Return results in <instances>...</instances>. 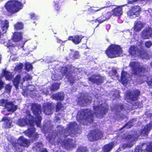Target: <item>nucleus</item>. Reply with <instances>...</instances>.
<instances>
[{
	"instance_id": "4be33fe9",
	"label": "nucleus",
	"mask_w": 152,
	"mask_h": 152,
	"mask_svg": "<svg viewBox=\"0 0 152 152\" xmlns=\"http://www.w3.org/2000/svg\"><path fill=\"white\" fill-rule=\"evenodd\" d=\"M83 37L82 35H77L69 36L68 39V40L72 41L75 44L77 45L81 42L82 39Z\"/></svg>"
},
{
	"instance_id": "6e6552de",
	"label": "nucleus",
	"mask_w": 152,
	"mask_h": 152,
	"mask_svg": "<svg viewBox=\"0 0 152 152\" xmlns=\"http://www.w3.org/2000/svg\"><path fill=\"white\" fill-rule=\"evenodd\" d=\"M103 133L99 129L90 130L87 135L88 140L90 141H94L100 139L103 136Z\"/></svg>"
},
{
	"instance_id": "39448f33",
	"label": "nucleus",
	"mask_w": 152,
	"mask_h": 152,
	"mask_svg": "<svg viewBox=\"0 0 152 152\" xmlns=\"http://www.w3.org/2000/svg\"><path fill=\"white\" fill-rule=\"evenodd\" d=\"M23 4L18 0H10L5 5L7 12L12 14L19 11L22 8Z\"/></svg>"
},
{
	"instance_id": "2f4dec72",
	"label": "nucleus",
	"mask_w": 152,
	"mask_h": 152,
	"mask_svg": "<svg viewBox=\"0 0 152 152\" xmlns=\"http://www.w3.org/2000/svg\"><path fill=\"white\" fill-rule=\"evenodd\" d=\"M12 144L14 148L15 152H22V146L19 144V143L16 142H12Z\"/></svg>"
},
{
	"instance_id": "0e129e2a",
	"label": "nucleus",
	"mask_w": 152,
	"mask_h": 152,
	"mask_svg": "<svg viewBox=\"0 0 152 152\" xmlns=\"http://www.w3.org/2000/svg\"><path fill=\"white\" fill-rule=\"evenodd\" d=\"M140 104V102H135L134 104H133V105L134 106H138Z\"/></svg>"
},
{
	"instance_id": "f257e3e1",
	"label": "nucleus",
	"mask_w": 152,
	"mask_h": 152,
	"mask_svg": "<svg viewBox=\"0 0 152 152\" xmlns=\"http://www.w3.org/2000/svg\"><path fill=\"white\" fill-rule=\"evenodd\" d=\"M94 113L92 110L88 109H83L80 110L77 112L76 116L77 121L80 124L88 125V123H92L94 121V114L97 117H101L105 114L109 110L108 108L102 105H94Z\"/></svg>"
},
{
	"instance_id": "cd10ccee",
	"label": "nucleus",
	"mask_w": 152,
	"mask_h": 152,
	"mask_svg": "<svg viewBox=\"0 0 152 152\" xmlns=\"http://www.w3.org/2000/svg\"><path fill=\"white\" fill-rule=\"evenodd\" d=\"M64 93L59 92L53 94L52 95V98L56 101H62L64 99Z\"/></svg>"
},
{
	"instance_id": "052dcab7",
	"label": "nucleus",
	"mask_w": 152,
	"mask_h": 152,
	"mask_svg": "<svg viewBox=\"0 0 152 152\" xmlns=\"http://www.w3.org/2000/svg\"><path fill=\"white\" fill-rule=\"evenodd\" d=\"M139 0H128V3L130 4H132L134 2H136Z\"/></svg>"
},
{
	"instance_id": "f3484780",
	"label": "nucleus",
	"mask_w": 152,
	"mask_h": 152,
	"mask_svg": "<svg viewBox=\"0 0 152 152\" xmlns=\"http://www.w3.org/2000/svg\"><path fill=\"white\" fill-rule=\"evenodd\" d=\"M53 106L51 103H45L43 105L42 110L44 113L46 115H50L52 113Z\"/></svg>"
},
{
	"instance_id": "423d86ee",
	"label": "nucleus",
	"mask_w": 152,
	"mask_h": 152,
	"mask_svg": "<svg viewBox=\"0 0 152 152\" xmlns=\"http://www.w3.org/2000/svg\"><path fill=\"white\" fill-rule=\"evenodd\" d=\"M128 52L130 55L134 57H138L146 59L148 57L147 52L142 48L140 49L134 45H131Z\"/></svg>"
},
{
	"instance_id": "774afa93",
	"label": "nucleus",
	"mask_w": 152,
	"mask_h": 152,
	"mask_svg": "<svg viewBox=\"0 0 152 152\" xmlns=\"http://www.w3.org/2000/svg\"><path fill=\"white\" fill-rule=\"evenodd\" d=\"M1 55L0 54V64L1 63Z\"/></svg>"
},
{
	"instance_id": "37998d69",
	"label": "nucleus",
	"mask_w": 152,
	"mask_h": 152,
	"mask_svg": "<svg viewBox=\"0 0 152 152\" xmlns=\"http://www.w3.org/2000/svg\"><path fill=\"white\" fill-rule=\"evenodd\" d=\"M12 86L10 83L6 84L5 86V91L10 93L11 91Z\"/></svg>"
},
{
	"instance_id": "a211bd4d",
	"label": "nucleus",
	"mask_w": 152,
	"mask_h": 152,
	"mask_svg": "<svg viewBox=\"0 0 152 152\" xmlns=\"http://www.w3.org/2000/svg\"><path fill=\"white\" fill-rule=\"evenodd\" d=\"M114 108L115 109V115L118 116L119 117H120V118H118L117 116L115 119L117 120L118 121H119V120L122 117L121 116V114H117L120 113L124 109V106L123 104L121 103L115 105Z\"/></svg>"
},
{
	"instance_id": "49530a36",
	"label": "nucleus",
	"mask_w": 152,
	"mask_h": 152,
	"mask_svg": "<svg viewBox=\"0 0 152 152\" xmlns=\"http://www.w3.org/2000/svg\"><path fill=\"white\" fill-rule=\"evenodd\" d=\"M146 152H152V141L147 144Z\"/></svg>"
},
{
	"instance_id": "393cba45",
	"label": "nucleus",
	"mask_w": 152,
	"mask_h": 152,
	"mask_svg": "<svg viewBox=\"0 0 152 152\" xmlns=\"http://www.w3.org/2000/svg\"><path fill=\"white\" fill-rule=\"evenodd\" d=\"M89 99L86 96L80 97L78 98L77 104L80 106L83 107L86 106L88 103H90Z\"/></svg>"
},
{
	"instance_id": "13d9d810",
	"label": "nucleus",
	"mask_w": 152,
	"mask_h": 152,
	"mask_svg": "<svg viewBox=\"0 0 152 152\" xmlns=\"http://www.w3.org/2000/svg\"><path fill=\"white\" fill-rule=\"evenodd\" d=\"M30 18L33 20H36L37 19V17L34 13H31L30 15Z\"/></svg>"
},
{
	"instance_id": "f704fd0d",
	"label": "nucleus",
	"mask_w": 152,
	"mask_h": 152,
	"mask_svg": "<svg viewBox=\"0 0 152 152\" xmlns=\"http://www.w3.org/2000/svg\"><path fill=\"white\" fill-rule=\"evenodd\" d=\"M77 125V124L75 122L70 123L66 129L68 131L72 132V131L75 130V127Z\"/></svg>"
},
{
	"instance_id": "dca6fc26",
	"label": "nucleus",
	"mask_w": 152,
	"mask_h": 152,
	"mask_svg": "<svg viewBox=\"0 0 152 152\" xmlns=\"http://www.w3.org/2000/svg\"><path fill=\"white\" fill-rule=\"evenodd\" d=\"M88 80L94 84L97 85H100L103 82L102 77L99 75H93L88 78Z\"/></svg>"
},
{
	"instance_id": "338daca9",
	"label": "nucleus",
	"mask_w": 152,
	"mask_h": 152,
	"mask_svg": "<svg viewBox=\"0 0 152 152\" xmlns=\"http://www.w3.org/2000/svg\"><path fill=\"white\" fill-rule=\"evenodd\" d=\"M123 152H133L132 150H129V151H124Z\"/></svg>"
},
{
	"instance_id": "680f3d73",
	"label": "nucleus",
	"mask_w": 152,
	"mask_h": 152,
	"mask_svg": "<svg viewBox=\"0 0 152 152\" xmlns=\"http://www.w3.org/2000/svg\"><path fill=\"white\" fill-rule=\"evenodd\" d=\"M43 92L44 94H46V95H48L49 94V91L47 89L46 90H44L43 91Z\"/></svg>"
},
{
	"instance_id": "3c124183",
	"label": "nucleus",
	"mask_w": 152,
	"mask_h": 152,
	"mask_svg": "<svg viewBox=\"0 0 152 152\" xmlns=\"http://www.w3.org/2000/svg\"><path fill=\"white\" fill-rule=\"evenodd\" d=\"M145 45L146 48H150L152 45V42L150 40L147 41L145 42Z\"/></svg>"
},
{
	"instance_id": "2eb2a0df",
	"label": "nucleus",
	"mask_w": 152,
	"mask_h": 152,
	"mask_svg": "<svg viewBox=\"0 0 152 152\" xmlns=\"http://www.w3.org/2000/svg\"><path fill=\"white\" fill-rule=\"evenodd\" d=\"M35 129L34 128H30L25 131V134L29 137H32L33 140H36L39 137V134L35 133Z\"/></svg>"
},
{
	"instance_id": "5fc2aeb1",
	"label": "nucleus",
	"mask_w": 152,
	"mask_h": 152,
	"mask_svg": "<svg viewBox=\"0 0 152 152\" xmlns=\"http://www.w3.org/2000/svg\"><path fill=\"white\" fill-rule=\"evenodd\" d=\"M1 78V77L0 76V91L3 88L5 85V83L2 81Z\"/></svg>"
},
{
	"instance_id": "f03ea898",
	"label": "nucleus",
	"mask_w": 152,
	"mask_h": 152,
	"mask_svg": "<svg viewBox=\"0 0 152 152\" xmlns=\"http://www.w3.org/2000/svg\"><path fill=\"white\" fill-rule=\"evenodd\" d=\"M129 66L132 69L133 74L138 76V81L140 83H144L146 79L147 84L149 86H152V76L148 77L146 75L148 72L146 68L140 65H137L136 62H131Z\"/></svg>"
},
{
	"instance_id": "7ed1b4c3",
	"label": "nucleus",
	"mask_w": 152,
	"mask_h": 152,
	"mask_svg": "<svg viewBox=\"0 0 152 152\" xmlns=\"http://www.w3.org/2000/svg\"><path fill=\"white\" fill-rule=\"evenodd\" d=\"M76 69V68L71 65L62 67L60 69V72L62 76H65L68 81L72 85L75 83V77L73 76V75L77 74Z\"/></svg>"
},
{
	"instance_id": "4468645a",
	"label": "nucleus",
	"mask_w": 152,
	"mask_h": 152,
	"mask_svg": "<svg viewBox=\"0 0 152 152\" xmlns=\"http://www.w3.org/2000/svg\"><path fill=\"white\" fill-rule=\"evenodd\" d=\"M134 137V136L131 134L126 135L124 134L122 136V139L125 141H126L127 142L126 146L130 148L133 145V143L135 140Z\"/></svg>"
},
{
	"instance_id": "0eeeda50",
	"label": "nucleus",
	"mask_w": 152,
	"mask_h": 152,
	"mask_svg": "<svg viewBox=\"0 0 152 152\" xmlns=\"http://www.w3.org/2000/svg\"><path fill=\"white\" fill-rule=\"evenodd\" d=\"M26 114L25 118H20L18 120L17 124L21 126L28 125L32 126H34V117L31 115L29 111H27Z\"/></svg>"
},
{
	"instance_id": "58836bf2",
	"label": "nucleus",
	"mask_w": 152,
	"mask_h": 152,
	"mask_svg": "<svg viewBox=\"0 0 152 152\" xmlns=\"http://www.w3.org/2000/svg\"><path fill=\"white\" fill-rule=\"evenodd\" d=\"M43 147V145L42 142H37L35 143L34 148L38 151H40Z\"/></svg>"
},
{
	"instance_id": "e433bc0d",
	"label": "nucleus",
	"mask_w": 152,
	"mask_h": 152,
	"mask_svg": "<svg viewBox=\"0 0 152 152\" xmlns=\"http://www.w3.org/2000/svg\"><path fill=\"white\" fill-rule=\"evenodd\" d=\"M9 23L8 21L5 20L4 21V23L2 24L3 26H2V31H4V33H5L8 29L9 27Z\"/></svg>"
},
{
	"instance_id": "a18cd8bd",
	"label": "nucleus",
	"mask_w": 152,
	"mask_h": 152,
	"mask_svg": "<svg viewBox=\"0 0 152 152\" xmlns=\"http://www.w3.org/2000/svg\"><path fill=\"white\" fill-rule=\"evenodd\" d=\"M139 146L140 148L141 152H145L146 151L147 144L145 143H142L140 144Z\"/></svg>"
},
{
	"instance_id": "c756f323",
	"label": "nucleus",
	"mask_w": 152,
	"mask_h": 152,
	"mask_svg": "<svg viewBox=\"0 0 152 152\" xmlns=\"http://www.w3.org/2000/svg\"><path fill=\"white\" fill-rule=\"evenodd\" d=\"M114 146V143L113 142H111L104 145L102 148V150L104 152H109Z\"/></svg>"
},
{
	"instance_id": "1a4fd4ad",
	"label": "nucleus",
	"mask_w": 152,
	"mask_h": 152,
	"mask_svg": "<svg viewBox=\"0 0 152 152\" xmlns=\"http://www.w3.org/2000/svg\"><path fill=\"white\" fill-rule=\"evenodd\" d=\"M31 110L36 117L37 120L35 121V123L37 126H39L42 119V117L40 115L41 113V106L36 103H33L31 105Z\"/></svg>"
},
{
	"instance_id": "5701e85b",
	"label": "nucleus",
	"mask_w": 152,
	"mask_h": 152,
	"mask_svg": "<svg viewBox=\"0 0 152 152\" xmlns=\"http://www.w3.org/2000/svg\"><path fill=\"white\" fill-rule=\"evenodd\" d=\"M17 143L20 145L24 147H28L29 145V142L27 139H25L23 136H20L17 139Z\"/></svg>"
},
{
	"instance_id": "4c0bfd02",
	"label": "nucleus",
	"mask_w": 152,
	"mask_h": 152,
	"mask_svg": "<svg viewBox=\"0 0 152 152\" xmlns=\"http://www.w3.org/2000/svg\"><path fill=\"white\" fill-rule=\"evenodd\" d=\"M59 87V84L57 83H54L51 85L50 87L51 91H55L58 89Z\"/></svg>"
},
{
	"instance_id": "bf43d9fd",
	"label": "nucleus",
	"mask_w": 152,
	"mask_h": 152,
	"mask_svg": "<svg viewBox=\"0 0 152 152\" xmlns=\"http://www.w3.org/2000/svg\"><path fill=\"white\" fill-rule=\"evenodd\" d=\"M134 152H141L140 148L139 145H137L134 149Z\"/></svg>"
},
{
	"instance_id": "de8ad7c7",
	"label": "nucleus",
	"mask_w": 152,
	"mask_h": 152,
	"mask_svg": "<svg viewBox=\"0 0 152 152\" xmlns=\"http://www.w3.org/2000/svg\"><path fill=\"white\" fill-rule=\"evenodd\" d=\"M33 66L32 65L28 63H26L25 64V69L27 71H29L32 70Z\"/></svg>"
},
{
	"instance_id": "8fccbe9b",
	"label": "nucleus",
	"mask_w": 152,
	"mask_h": 152,
	"mask_svg": "<svg viewBox=\"0 0 152 152\" xmlns=\"http://www.w3.org/2000/svg\"><path fill=\"white\" fill-rule=\"evenodd\" d=\"M133 122L131 121H128L124 125V126H127V128H131L133 126Z\"/></svg>"
},
{
	"instance_id": "20e7f679",
	"label": "nucleus",
	"mask_w": 152,
	"mask_h": 152,
	"mask_svg": "<svg viewBox=\"0 0 152 152\" xmlns=\"http://www.w3.org/2000/svg\"><path fill=\"white\" fill-rule=\"evenodd\" d=\"M122 52L120 46L111 44L105 50V53L108 58H112L120 56Z\"/></svg>"
},
{
	"instance_id": "a19ab883",
	"label": "nucleus",
	"mask_w": 152,
	"mask_h": 152,
	"mask_svg": "<svg viewBox=\"0 0 152 152\" xmlns=\"http://www.w3.org/2000/svg\"><path fill=\"white\" fill-rule=\"evenodd\" d=\"M88 151L86 147L80 146L77 149V152H88Z\"/></svg>"
},
{
	"instance_id": "ddd939ff",
	"label": "nucleus",
	"mask_w": 152,
	"mask_h": 152,
	"mask_svg": "<svg viewBox=\"0 0 152 152\" xmlns=\"http://www.w3.org/2000/svg\"><path fill=\"white\" fill-rule=\"evenodd\" d=\"M111 16V15L110 12H108L98 17L95 20H91V22L92 24L98 23V24L95 25V28H96L99 26L100 24L103 23L106 20L109 19Z\"/></svg>"
},
{
	"instance_id": "09e8293b",
	"label": "nucleus",
	"mask_w": 152,
	"mask_h": 152,
	"mask_svg": "<svg viewBox=\"0 0 152 152\" xmlns=\"http://www.w3.org/2000/svg\"><path fill=\"white\" fill-rule=\"evenodd\" d=\"M23 64L21 63H20L18 65L16 66L14 68V69L16 71H18L19 70H21L23 68Z\"/></svg>"
},
{
	"instance_id": "c9c22d12",
	"label": "nucleus",
	"mask_w": 152,
	"mask_h": 152,
	"mask_svg": "<svg viewBox=\"0 0 152 152\" xmlns=\"http://www.w3.org/2000/svg\"><path fill=\"white\" fill-rule=\"evenodd\" d=\"M23 28V24L21 22H17L14 25V28L15 30L22 29Z\"/></svg>"
},
{
	"instance_id": "c03bdc74",
	"label": "nucleus",
	"mask_w": 152,
	"mask_h": 152,
	"mask_svg": "<svg viewBox=\"0 0 152 152\" xmlns=\"http://www.w3.org/2000/svg\"><path fill=\"white\" fill-rule=\"evenodd\" d=\"M8 100L7 99H1L0 100V106L4 107L5 108L6 107Z\"/></svg>"
},
{
	"instance_id": "864d4df0",
	"label": "nucleus",
	"mask_w": 152,
	"mask_h": 152,
	"mask_svg": "<svg viewBox=\"0 0 152 152\" xmlns=\"http://www.w3.org/2000/svg\"><path fill=\"white\" fill-rule=\"evenodd\" d=\"M54 7L55 10L57 11L58 13L61 12V9L60 6L57 5L56 3H55V4L54 5Z\"/></svg>"
},
{
	"instance_id": "6ab92c4d",
	"label": "nucleus",
	"mask_w": 152,
	"mask_h": 152,
	"mask_svg": "<svg viewBox=\"0 0 152 152\" xmlns=\"http://www.w3.org/2000/svg\"><path fill=\"white\" fill-rule=\"evenodd\" d=\"M1 121L4 122L3 125L5 129L10 128L13 126L12 125V119L10 117L4 116L2 118Z\"/></svg>"
},
{
	"instance_id": "69168bd1",
	"label": "nucleus",
	"mask_w": 152,
	"mask_h": 152,
	"mask_svg": "<svg viewBox=\"0 0 152 152\" xmlns=\"http://www.w3.org/2000/svg\"><path fill=\"white\" fill-rule=\"evenodd\" d=\"M126 127L125 126H124V125L121 128H120L119 129V130L121 131L123 129L125 128Z\"/></svg>"
},
{
	"instance_id": "7c9ffc66",
	"label": "nucleus",
	"mask_w": 152,
	"mask_h": 152,
	"mask_svg": "<svg viewBox=\"0 0 152 152\" xmlns=\"http://www.w3.org/2000/svg\"><path fill=\"white\" fill-rule=\"evenodd\" d=\"M128 74L127 72L122 71L121 72V80L122 84H126L128 82V79L127 78V75Z\"/></svg>"
},
{
	"instance_id": "603ef678",
	"label": "nucleus",
	"mask_w": 152,
	"mask_h": 152,
	"mask_svg": "<svg viewBox=\"0 0 152 152\" xmlns=\"http://www.w3.org/2000/svg\"><path fill=\"white\" fill-rule=\"evenodd\" d=\"M110 2L109 1H108L106 3V6H105V7H102L99 9H98L96 11H99L100 10H101L103 9V8H107V7H110L111 6H115V5H110Z\"/></svg>"
},
{
	"instance_id": "412c9836",
	"label": "nucleus",
	"mask_w": 152,
	"mask_h": 152,
	"mask_svg": "<svg viewBox=\"0 0 152 152\" xmlns=\"http://www.w3.org/2000/svg\"><path fill=\"white\" fill-rule=\"evenodd\" d=\"M72 139L68 138L64 139L62 142V145L65 148L68 150L74 147Z\"/></svg>"
},
{
	"instance_id": "e2e57ef3",
	"label": "nucleus",
	"mask_w": 152,
	"mask_h": 152,
	"mask_svg": "<svg viewBox=\"0 0 152 152\" xmlns=\"http://www.w3.org/2000/svg\"><path fill=\"white\" fill-rule=\"evenodd\" d=\"M40 152H48V151L46 148H43L42 149Z\"/></svg>"
},
{
	"instance_id": "ea45409f",
	"label": "nucleus",
	"mask_w": 152,
	"mask_h": 152,
	"mask_svg": "<svg viewBox=\"0 0 152 152\" xmlns=\"http://www.w3.org/2000/svg\"><path fill=\"white\" fill-rule=\"evenodd\" d=\"M64 107L63 104L61 102H57L56 106V112H59Z\"/></svg>"
},
{
	"instance_id": "aec40b11",
	"label": "nucleus",
	"mask_w": 152,
	"mask_h": 152,
	"mask_svg": "<svg viewBox=\"0 0 152 152\" xmlns=\"http://www.w3.org/2000/svg\"><path fill=\"white\" fill-rule=\"evenodd\" d=\"M141 36L143 39H148L152 37V29L149 28L144 29L142 32Z\"/></svg>"
},
{
	"instance_id": "9d476101",
	"label": "nucleus",
	"mask_w": 152,
	"mask_h": 152,
	"mask_svg": "<svg viewBox=\"0 0 152 152\" xmlns=\"http://www.w3.org/2000/svg\"><path fill=\"white\" fill-rule=\"evenodd\" d=\"M141 11V7L138 5H135L131 7L128 14L131 18H135L140 16Z\"/></svg>"
},
{
	"instance_id": "bb28decb",
	"label": "nucleus",
	"mask_w": 152,
	"mask_h": 152,
	"mask_svg": "<svg viewBox=\"0 0 152 152\" xmlns=\"http://www.w3.org/2000/svg\"><path fill=\"white\" fill-rule=\"evenodd\" d=\"M2 76L5 77L6 80L10 81L12 80L13 77V76L12 73L6 69L3 70L2 72Z\"/></svg>"
},
{
	"instance_id": "72a5a7b5",
	"label": "nucleus",
	"mask_w": 152,
	"mask_h": 152,
	"mask_svg": "<svg viewBox=\"0 0 152 152\" xmlns=\"http://www.w3.org/2000/svg\"><path fill=\"white\" fill-rule=\"evenodd\" d=\"M21 79V76L20 75H17L13 80V83L16 89H18V85Z\"/></svg>"
},
{
	"instance_id": "a878e982",
	"label": "nucleus",
	"mask_w": 152,
	"mask_h": 152,
	"mask_svg": "<svg viewBox=\"0 0 152 152\" xmlns=\"http://www.w3.org/2000/svg\"><path fill=\"white\" fill-rule=\"evenodd\" d=\"M23 34V33L21 32H14L12 38V40L16 42H20L22 39Z\"/></svg>"
},
{
	"instance_id": "f8f14e48",
	"label": "nucleus",
	"mask_w": 152,
	"mask_h": 152,
	"mask_svg": "<svg viewBox=\"0 0 152 152\" xmlns=\"http://www.w3.org/2000/svg\"><path fill=\"white\" fill-rule=\"evenodd\" d=\"M152 128V123H149L146 125L143 129L136 132L135 134L138 137L140 136L147 137Z\"/></svg>"
},
{
	"instance_id": "6e6d98bb",
	"label": "nucleus",
	"mask_w": 152,
	"mask_h": 152,
	"mask_svg": "<svg viewBox=\"0 0 152 152\" xmlns=\"http://www.w3.org/2000/svg\"><path fill=\"white\" fill-rule=\"evenodd\" d=\"M32 78V77L30 75H27L26 76L23 78V81H27L29 80H31Z\"/></svg>"
},
{
	"instance_id": "4d7b16f0",
	"label": "nucleus",
	"mask_w": 152,
	"mask_h": 152,
	"mask_svg": "<svg viewBox=\"0 0 152 152\" xmlns=\"http://www.w3.org/2000/svg\"><path fill=\"white\" fill-rule=\"evenodd\" d=\"M80 56L79 53L77 51H75L73 55V58L75 59H78L80 57Z\"/></svg>"
},
{
	"instance_id": "79ce46f5",
	"label": "nucleus",
	"mask_w": 152,
	"mask_h": 152,
	"mask_svg": "<svg viewBox=\"0 0 152 152\" xmlns=\"http://www.w3.org/2000/svg\"><path fill=\"white\" fill-rule=\"evenodd\" d=\"M14 41L12 40H9L6 46H7L8 48H11L12 47H14L16 46V45L15 44H13Z\"/></svg>"
},
{
	"instance_id": "473e14b6",
	"label": "nucleus",
	"mask_w": 152,
	"mask_h": 152,
	"mask_svg": "<svg viewBox=\"0 0 152 152\" xmlns=\"http://www.w3.org/2000/svg\"><path fill=\"white\" fill-rule=\"evenodd\" d=\"M143 27V24L140 21H137L134 27V29L136 32H139L141 30Z\"/></svg>"
},
{
	"instance_id": "9b49d317",
	"label": "nucleus",
	"mask_w": 152,
	"mask_h": 152,
	"mask_svg": "<svg viewBox=\"0 0 152 152\" xmlns=\"http://www.w3.org/2000/svg\"><path fill=\"white\" fill-rule=\"evenodd\" d=\"M140 94V91L136 89L127 92L126 96L127 99L133 102L137 100Z\"/></svg>"
},
{
	"instance_id": "c85d7f7f",
	"label": "nucleus",
	"mask_w": 152,
	"mask_h": 152,
	"mask_svg": "<svg viewBox=\"0 0 152 152\" xmlns=\"http://www.w3.org/2000/svg\"><path fill=\"white\" fill-rule=\"evenodd\" d=\"M7 104L6 107L5 108H7L8 111H14L17 109V106L15 105L12 102L8 101L7 103Z\"/></svg>"
},
{
	"instance_id": "b1692460",
	"label": "nucleus",
	"mask_w": 152,
	"mask_h": 152,
	"mask_svg": "<svg viewBox=\"0 0 152 152\" xmlns=\"http://www.w3.org/2000/svg\"><path fill=\"white\" fill-rule=\"evenodd\" d=\"M124 5L116 6L112 10L113 15L116 16H119L121 15L123 13L122 7Z\"/></svg>"
}]
</instances>
